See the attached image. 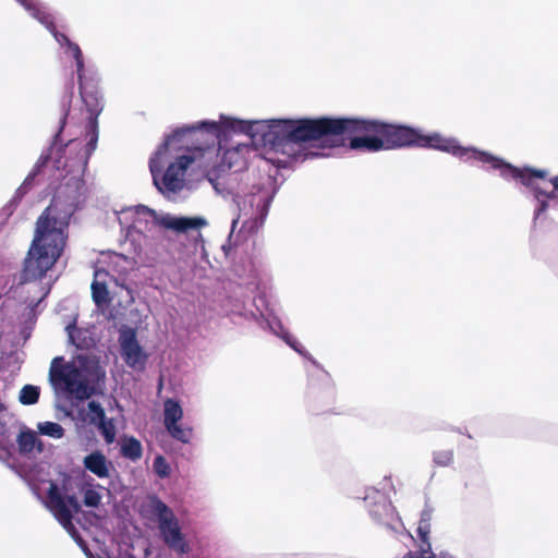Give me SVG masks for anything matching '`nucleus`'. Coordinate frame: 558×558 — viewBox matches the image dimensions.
I'll use <instances>...</instances> for the list:
<instances>
[{"instance_id":"aec40b11","label":"nucleus","mask_w":558,"mask_h":558,"mask_svg":"<svg viewBox=\"0 0 558 558\" xmlns=\"http://www.w3.org/2000/svg\"><path fill=\"white\" fill-rule=\"evenodd\" d=\"M92 296L97 306H102L110 302L109 291L104 282L94 281L92 283Z\"/></svg>"},{"instance_id":"f3484780","label":"nucleus","mask_w":558,"mask_h":558,"mask_svg":"<svg viewBox=\"0 0 558 558\" xmlns=\"http://www.w3.org/2000/svg\"><path fill=\"white\" fill-rule=\"evenodd\" d=\"M165 427L179 423L183 417V410L179 401L167 399L163 403Z\"/></svg>"},{"instance_id":"f257e3e1","label":"nucleus","mask_w":558,"mask_h":558,"mask_svg":"<svg viewBox=\"0 0 558 558\" xmlns=\"http://www.w3.org/2000/svg\"><path fill=\"white\" fill-rule=\"evenodd\" d=\"M75 202L76 195L70 196L66 189H59L37 218L34 238L23 263L24 281L41 279L61 257Z\"/></svg>"},{"instance_id":"c9c22d12","label":"nucleus","mask_w":558,"mask_h":558,"mask_svg":"<svg viewBox=\"0 0 558 558\" xmlns=\"http://www.w3.org/2000/svg\"><path fill=\"white\" fill-rule=\"evenodd\" d=\"M73 87H74V84L71 81L70 84H69V87H68L70 98H72V96H73ZM70 102H71V99H69V104Z\"/></svg>"},{"instance_id":"ddd939ff","label":"nucleus","mask_w":558,"mask_h":558,"mask_svg":"<svg viewBox=\"0 0 558 558\" xmlns=\"http://www.w3.org/2000/svg\"><path fill=\"white\" fill-rule=\"evenodd\" d=\"M84 468L98 476L99 478H107L110 476V466L111 462L108 461L106 456L96 450L88 456H86L83 460Z\"/></svg>"},{"instance_id":"bb28decb","label":"nucleus","mask_w":558,"mask_h":558,"mask_svg":"<svg viewBox=\"0 0 558 558\" xmlns=\"http://www.w3.org/2000/svg\"><path fill=\"white\" fill-rule=\"evenodd\" d=\"M66 47L75 60L77 76L84 75V58L80 46L71 41Z\"/></svg>"},{"instance_id":"20e7f679","label":"nucleus","mask_w":558,"mask_h":558,"mask_svg":"<svg viewBox=\"0 0 558 558\" xmlns=\"http://www.w3.org/2000/svg\"><path fill=\"white\" fill-rule=\"evenodd\" d=\"M225 123L226 121H223L222 124L216 121H203L197 125L175 130L173 133L166 136L163 143L158 147L157 151L149 159V170L151 172L154 183L160 192L167 191L177 193L181 191L184 186V174L187 168L194 162V157L192 156L183 155L178 157L174 162L168 166L162 175V182L161 184L159 183L158 173L161 170L160 158L168 151L169 145L175 140V137L191 131H205L207 134L218 140L220 137L222 128L227 129Z\"/></svg>"},{"instance_id":"9b49d317","label":"nucleus","mask_w":558,"mask_h":558,"mask_svg":"<svg viewBox=\"0 0 558 558\" xmlns=\"http://www.w3.org/2000/svg\"><path fill=\"white\" fill-rule=\"evenodd\" d=\"M364 508L377 521L387 519L391 513V502L385 492L369 488L363 498Z\"/></svg>"},{"instance_id":"0eeeda50","label":"nucleus","mask_w":558,"mask_h":558,"mask_svg":"<svg viewBox=\"0 0 558 558\" xmlns=\"http://www.w3.org/2000/svg\"><path fill=\"white\" fill-rule=\"evenodd\" d=\"M148 512L158 519V527L163 543L179 555L187 554L190 546L179 526L173 511L157 496H150L147 504Z\"/></svg>"},{"instance_id":"412c9836","label":"nucleus","mask_w":558,"mask_h":558,"mask_svg":"<svg viewBox=\"0 0 558 558\" xmlns=\"http://www.w3.org/2000/svg\"><path fill=\"white\" fill-rule=\"evenodd\" d=\"M40 390L37 386L25 385L21 391L19 400L22 404L32 405L38 402Z\"/></svg>"},{"instance_id":"7ed1b4c3","label":"nucleus","mask_w":558,"mask_h":558,"mask_svg":"<svg viewBox=\"0 0 558 558\" xmlns=\"http://www.w3.org/2000/svg\"><path fill=\"white\" fill-rule=\"evenodd\" d=\"M434 148L469 160L472 148L460 146L454 140L439 134H422L403 124L387 123L375 119L351 118V150L377 153L403 147Z\"/></svg>"},{"instance_id":"2f4dec72","label":"nucleus","mask_w":558,"mask_h":558,"mask_svg":"<svg viewBox=\"0 0 558 558\" xmlns=\"http://www.w3.org/2000/svg\"><path fill=\"white\" fill-rule=\"evenodd\" d=\"M69 111H70V105L64 109V113L60 120V130L59 132L56 134V141L59 138L60 136V133L62 131V129L64 128L65 123H66V118H68V114H69Z\"/></svg>"},{"instance_id":"39448f33","label":"nucleus","mask_w":558,"mask_h":558,"mask_svg":"<svg viewBox=\"0 0 558 558\" xmlns=\"http://www.w3.org/2000/svg\"><path fill=\"white\" fill-rule=\"evenodd\" d=\"M469 160H477L489 165L492 169L498 170L504 179L520 181L524 186L532 190L536 199L539 197L555 198V191L546 192L534 182L535 179H546L547 171L529 167L518 168L489 153L472 148Z\"/></svg>"},{"instance_id":"393cba45","label":"nucleus","mask_w":558,"mask_h":558,"mask_svg":"<svg viewBox=\"0 0 558 558\" xmlns=\"http://www.w3.org/2000/svg\"><path fill=\"white\" fill-rule=\"evenodd\" d=\"M454 459L453 450H437L433 453V461L436 465L445 468L452 464Z\"/></svg>"},{"instance_id":"4be33fe9","label":"nucleus","mask_w":558,"mask_h":558,"mask_svg":"<svg viewBox=\"0 0 558 558\" xmlns=\"http://www.w3.org/2000/svg\"><path fill=\"white\" fill-rule=\"evenodd\" d=\"M40 434L60 439L64 436V428L54 422H43L37 425Z\"/></svg>"},{"instance_id":"f8f14e48","label":"nucleus","mask_w":558,"mask_h":558,"mask_svg":"<svg viewBox=\"0 0 558 558\" xmlns=\"http://www.w3.org/2000/svg\"><path fill=\"white\" fill-rule=\"evenodd\" d=\"M64 377L63 384L66 390L76 399L85 400L94 393V388L88 385L86 379L82 378L81 372L75 366H71Z\"/></svg>"},{"instance_id":"1a4fd4ad","label":"nucleus","mask_w":558,"mask_h":558,"mask_svg":"<svg viewBox=\"0 0 558 558\" xmlns=\"http://www.w3.org/2000/svg\"><path fill=\"white\" fill-rule=\"evenodd\" d=\"M119 343L121 356L125 364L133 369H143L147 361V354L137 341L136 331L132 328L122 330Z\"/></svg>"},{"instance_id":"f03ea898","label":"nucleus","mask_w":558,"mask_h":558,"mask_svg":"<svg viewBox=\"0 0 558 558\" xmlns=\"http://www.w3.org/2000/svg\"><path fill=\"white\" fill-rule=\"evenodd\" d=\"M228 130L244 133L255 138L260 134L265 145L277 151H284L290 144L320 142L323 146L335 147L342 142L343 134L349 130V118L317 119H278L270 120L267 125L262 122H246L226 119Z\"/></svg>"},{"instance_id":"7c9ffc66","label":"nucleus","mask_w":558,"mask_h":558,"mask_svg":"<svg viewBox=\"0 0 558 558\" xmlns=\"http://www.w3.org/2000/svg\"><path fill=\"white\" fill-rule=\"evenodd\" d=\"M401 558H436L435 554H430L429 556L425 557L423 554L417 551H409Z\"/></svg>"},{"instance_id":"72a5a7b5","label":"nucleus","mask_w":558,"mask_h":558,"mask_svg":"<svg viewBox=\"0 0 558 558\" xmlns=\"http://www.w3.org/2000/svg\"><path fill=\"white\" fill-rule=\"evenodd\" d=\"M384 482H385V483L383 484V489H384V490L387 488V486H389V488H390V489L395 490L393 485H392V482H391V477H390V476H388V477L386 476V477L384 478Z\"/></svg>"},{"instance_id":"2eb2a0df","label":"nucleus","mask_w":558,"mask_h":558,"mask_svg":"<svg viewBox=\"0 0 558 558\" xmlns=\"http://www.w3.org/2000/svg\"><path fill=\"white\" fill-rule=\"evenodd\" d=\"M16 442L20 452L23 454L31 453L35 449L39 453L44 451L43 441L37 437L36 433L31 429L21 432L17 436Z\"/></svg>"},{"instance_id":"c756f323","label":"nucleus","mask_w":558,"mask_h":558,"mask_svg":"<svg viewBox=\"0 0 558 558\" xmlns=\"http://www.w3.org/2000/svg\"><path fill=\"white\" fill-rule=\"evenodd\" d=\"M548 199L549 198H545V197H539V199H537L538 202V206L535 210V216L538 217L539 215H542L543 213H545L547 209H548Z\"/></svg>"},{"instance_id":"6ab92c4d","label":"nucleus","mask_w":558,"mask_h":558,"mask_svg":"<svg viewBox=\"0 0 558 558\" xmlns=\"http://www.w3.org/2000/svg\"><path fill=\"white\" fill-rule=\"evenodd\" d=\"M172 438L189 444L193 437V429L179 423L166 427Z\"/></svg>"},{"instance_id":"a878e982","label":"nucleus","mask_w":558,"mask_h":558,"mask_svg":"<svg viewBox=\"0 0 558 558\" xmlns=\"http://www.w3.org/2000/svg\"><path fill=\"white\" fill-rule=\"evenodd\" d=\"M153 468L159 477L166 478L170 476L171 468L163 456L159 454L154 459Z\"/></svg>"},{"instance_id":"f704fd0d","label":"nucleus","mask_w":558,"mask_h":558,"mask_svg":"<svg viewBox=\"0 0 558 558\" xmlns=\"http://www.w3.org/2000/svg\"><path fill=\"white\" fill-rule=\"evenodd\" d=\"M549 181L553 184V191H555V193L558 192V175L551 178Z\"/></svg>"},{"instance_id":"4468645a","label":"nucleus","mask_w":558,"mask_h":558,"mask_svg":"<svg viewBox=\"0 0 558 558\" xmlns=\"http://www.w3.org/2000/svg\"><path fill=\"white\" fill-rule=\"evenodd\" d=\"M21 5L47 29H54L53 16L36 0H26Z\"/></svg>"},{"instance_id":"e433bc0d","label":"nucleus","mask_w":558,"mask_h":558,"mask_svg":"<svg viewBox=\"0 0 558 558\" xmlns=\"http://www.w3.org/2000/svg\"><path fill=\"white\" fill-rule=\"evenodd\" d=\"M76 145H77V143H76V141H75V140H71V141H69V143L66 144V146H68V147H72V146H76Z\"/></svg>"},{"instance_id":"b1692460","label":"nucleus","mask_w":558,"mask_h":558,"mask_svg":"<svg viewBox=\"0 0 558 558\" xmlns=\"http://www.w3.org/2000/svg\"><path fill=\"white\" fill-rule=\"evenodd\" d=\"M63 359L61 356L54 357L50 367V378L52 381H64V376L68 374V369L71 368L72 365L65 366H57L58 363L62 362Z\"/></svg>"},{"instance_id":"9d476101","label":"nucleus","mask_w":558,"mask_h":558,"mask_svg":"<svg viewBox=\"0 0 558 558\" xmlns=\"http://www.w3.org/2000/svg\"><path fill=\"white\" fill-rule=\"evenodd\" d=\"M145 210L154 218V222L157 226L162 227L165 229L174 230L178 232H185L189 229L198 230L201 227H204L206 225V220L201 217H193V218H187V217L175 218V217H171V216L158 217L154 209L145 207ZM195 240L203 241V235L199 231H197Z\"/></svg>"},{"instance_id":"5701e85b","label":"nucleus","mask_w":558,"mask_h":558,"mask_svg":"<svg viewBox=\"0 0 558 558\" xmlns=\"http://www.w3.org/2000/svg\"><path fill=\"white\" fill-rule=\"evenodd\" d=\"M98 430L102 435L106 444L110 445L116 439V425L112 418H108L107 416L102 422H100L97 426Z\"/></svg>"},{"instance_id":"a211bd4d","label":"nucleus","mask_w":558,"mask_h":558,"mask_svg":"<svg viewBox=\"0 0 558 558\" xmlns=\"http://www.w3.org/2000/svg\"><path fill=\"white\" fill-rule=\"evenodd\" d=\"M87 413L84 417V421L89 425L97 426L100 422H102L106 417V412L101 404L95 400H92L87 403Z\"/></svg>"},{"instance_id":"c85d7f7f","label":"nucleus","mask_w":558,"mask_h":558,"mask_svg":"<svg viewBox=\"0 0 558 558\" xmlns=\"http://www.w3.org/2000/svg\"><path fill=\"white\" fill-rule=\"evenodd\" d=\"M52 35L53 37L56 38V40L61 45V46H68L71 44V40L69 39V37L63 34V33H60L58 32L57 29V26L54 25V29H48Z\"/></svg>"},{"instance_id":"473e14b6","label":"nucleus","mask_w":558,"mask_h":558,"mask_svg":"<svg viewBox=\"0 0 558 558\" xmlns=\"http://www.w3.org/2000/svg\"><path fill=\"white\" fill-rule=\"evenodd\" d=\"M271 202V197H266L262 203V216L265 217L268 213V207Z\"/></svg>"},{"instance_id":"423d86ee","label":"nucleus","mask_w":558,"mask_h":558,"mask_svg":"<svg viewBox=\"0 0 558 558\" xmlns=\"http://www.w3.org/2000/svg\"><path fill=\"white\" fill-rule=\"evenodd\" d=\"M80 94L82 100L89 113L88 121L86 124V138L87 143L84 148V153L80 156V163L82 168H85L89 157L97 147L99 129H98V117L104 109L102 97L98 88V83L85 75L77 76Z\"/></svg>"},{"instance_id":"6e6552de","label":"nucleus","mask_w":558,"mask_h":558,"mask_svg":"<svg viewBox=\"0 0 558 558\" xmlns=\"http://www.w3.org/2000/svg\"><path fill=\"white\" fill-rule=\"evenodd\" d=\"M47 508L66 530L73 527V513L81 512L82 508L75 495L62 496L58 485L50 482L47 492Z\"/></svg>"},{"instance_id":"4c0bfd02","label":"nucleus","mask_w":558,"mask_h":558,"mask_svg":"<svg viewBox=\"0 0 558 558\" xmlns=\"http://www.w3.org/2000/svg\"><path fill=\"white\" fill-rule=\"evenodd\" d=\"M48 158H49L48 156H45V157L41 156L40 157L41 163L45 165L48 161Z\"/></svg>"},{"instance_id":"dca6fc26","label":"nucleus","mask_w":558,"mask_h":558,"mask_svg":"<svg viewBox=\"0 0 558 558\" xmlns=\"http://www.w3.org/2000/svg\"><path fill=\"white\" fill-rule=\"evenodd\" d=\"M121 456L132 461H137L143 456V447L138 439L133 436L123 437L120 449Z\"/></svg>"},{"instance_id":"cd10ccee","label":"nucleus","mask_w":558,"mask_h":558,"mask_svg":"<svg viewBox=\"0 0 558 558\" xmlns=\"http://www.w3.org/2000/svg\"><path fill=\"white\" fill-rule=\"evenodd\" d=\"M83 502L86 507L97 508L101 502V495L94 488L84 492Z\"/></svg>"}]
</instances>
